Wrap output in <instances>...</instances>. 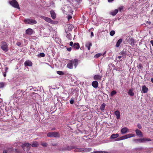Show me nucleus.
<instances>
[{
    "label": "nucleus",
    "instance_id": "f257e3e1",
    "mask_svg": "<svg viewBox=\"0 0 153 153\" xmlns=\"http://www.w3.org/2000/svg\"><path fill=\"white\" fill-rule=\"evenodd\" d=\"M38 143L37 142L35 141L31 145L28 143H25L22 145V147L24 150L28 151L30 149L31 146L33 147H36L38 146Z\"/></svg>",
    "mask_w": 153,
    "mask_h": 153
},
{
    "label": "nucleus",
    "instance_id": "f03ea898",
    "mask_svg": "<svg viewBox=\"0 0 153 153\" xmlns=\"http://www.w3.org/2000/svg\"><path fill=\"white\" fill-rule=\"evenodd\" d=\"M62 9L64 14H67L70 13L71 15H72L73 11L70 6L65 5L63 7Z\"/></svg>",
    "mask_w": 153,
    "mask_h": 153
},
{
    "label": "nucleus",
    "instance_id": "7ed1b4c3",
    "mask_svg": "<svg viewBox=\"0 0 153 153\" xmlns=\"http://www.w3.org/2000/svg\"><path fill=\"white\" fill-rule=\"evenodd\" d=\"M23 90L19 89L16 91L14 94V96L16 98L20 99L21 97H24V94H23Z\"/></svg>",
    "mask_w": 153,
    "mask_h": 153
},
{
    "label": "nucleus",
    "instance_id": "20e7f679",
    "mask_svg": "<svg viewBox=\"0 0 153 153\" xmlns=\"http://www.w3.org/2000/svg\"><path fill=\"white\" fill-rule=\"evenodd\" d=\"M47 136L49 137L58 138L60 137V134L58 132H49L47 134Z\"/></svg>",
    "mask_w": 153,
    "mask_h": 153
},
{
    "label": "nucleus",
    "instance_id": "39448f33",
    "mask_svg": "<svg viewBox=\"0 0 153 153\" xmlns=\"http://www.w3.org/2000/svg\"><path fill=\"white\" fill-rule=\"evenodd\" d=\"M134 136L135 135L134 134H128L116 139V140L118 141L122 140L128 138L134 137Z\"/></svg>",
    "mask_w": 153,
    "mask_h": 153
},
{
    "label": "nucleus",
    "instance_id": "423d86ee",
    "mask_svg": "<svg viewBox=\"0 0 153 153\" xmlns=\"http://www.w3.org/2000/svg\"><path fill=\"white\" fill-rule=\"evenodd\" d=\"M9 3L13 7L19 9H20L18 3L16 0L10 1Z\"/></svg>",
    "mask_w": 153,
    "mask_h": 153
},
{
    "label": "nucleus",
    "instance_id": "0eeeda50",
    "mask_svg": "<svg viewBox=\"0 0 153 153\" xmlns=\"http://www.w3.org/2000/svg\"><path fill=\"white\" fill-rule=\"evenodd\" d=\"M1 48L4 51H7L9 49L8 44L6 42H2L1 43Z\"/></svg>",
    "mask_w": 153,
    "mask_h": 153
},
{
    "label": "nucleus",
    "instance_id": "6e6552de",
    "mask_svg": "<svg viewBox=\"0 0 153 153\" xmlns=\"http://www.w3.org/2000/svg\"><path fill=\"white\" fill-rule=\"evenodd\" d=\"M23 21L25 24L30 25L36 24L37 23V22L35 20L29 19H25Z\"/></svg>",
    "mask_w": 153,
    "mask_h": 153
},
{
    "label": "nucleus",
    "instance_id": "1a4fd4ad",
    "mask_svg": "<svg viewBox=\"0 0 153 153\" xmlns=\"http://www.w3.org/2000/svg\"><path fill=\"white\" fill-rule=\"evenodd\" d=\"M42 18L48 23L52 24H54V21L50 18L44 16H42Z\"/></svg>",
    "mask_w": 153,
    "mask_h": 153
},
{
    "label": "nucleus",
    "instance_id": "9d476101",
    "mask_svg": "<svg viewBox=\"0 0 153 153\" xmlns=\"http://www.w3.org/2000/svg\"><path fill=\"white\" fill-rule=\"evenodd\" d=\"M71 60L72 61V63L73 65L74 64L75 68H76L79 64V60L77 59H74Z\"/></svg>",
    "mask_w": 153,
    "mask_h": 153
},
{
    "label": "nucleus",
    "instance_id": "9b49d317",
    "mask_svg": "<svg viewBox=\"0 0 153 153\" xmlns=\"http://www.w3.org/2000/svg\"><path fill=\"white\" fill-rule=\"evenodd\" d=\"M75 148V147L74 146H67L66 147L63 148L62 149V150L64 151H70L71 150Z\"/></svg>",
    "mask_w": 153,
    "mask_h": 153
},
{
    "label": "nucleus",
    "instance_id": "f8f14e48",
    "mask_svg": "<svg viewBox=\"0 0 153 153\" xmlns=\"http://www.w3.org/2000/svg\"><path fill=\"white\" fill-rule=\"evenodd\" d=\"M24 65L25 66H29L30 67L32 66L33 65L32 62L29 60L26 61L24 62Z\"/></svg>",
    "mask_w": 153,
    "mask_h": 153
},
{
    "label": "nucleus",
    "instance_id": "ddd939ff",
    "mask_svg": "<svg viewBox=\"0 0 153 153\" xmlns=\"http://www.w3.org/2000/svg\"><path fill=\"white\" fill-rule=\"evenodd\" d=\"M79 45L78 43H75L73 44L72 48L73 49H74V50H78L79 48Z\"/></svg>",
    "mask_w": 153,
    "mask_h": 153
},
{
    "label": "nucleus",
    "instance_id": "4468645a",
    "mask_svg": "<svg viewBox=\"0 0 153 153\" xmlns=\"http://www.w3.org/2000/svg\"><path fill=\"white\" fill-rule=\"evenodd\" d=\"M135 132L137 135L139 137H142L143 136L142 133L140 130L137 129L135 130Z\"/></svg>",
    "mask_w": 153,
    "mask_h": 153
},
{
    "label": "nucleus",
    "instance_id": "2eb2a0df",
    "mask_svg": "<svg viewBox=\"0 0 153 153\" xmlns=\"http://www.w3.org/2000/svg\"><path fill=\"white\" fill-rule=\"evenodd\" d=\"M148 91V88L145 85H143L142 87V91L144 93H146Z\"/></svg>",
    "mask_w": 153,
    "mask_h": 153
},
{
    "label": "nucleus",
    "instance_id": "dca6fc26",
    "mask_svg": "<svg viewBox=\"0 0 153 153\" xmlns=\"http://www.w3.org/2000/svg\"><path fill=\"white\" fill-rule=\"evenodd\" d=\"M72 61L70 60L69 62H68V63L67 65V67L69 69H72L73 68V65L72 63Z\"/></svg>",
    "mask_w": 153,
    "mask_h": 153
},
{
    "label": "nucleus",
    "instance_id": "f3484780",
    "mask_svg": "<svg viewBox=\"0 0 153 153\" xmlns=\"http://www.w3.org/2000/svg\"><path fill=\"white\" fill-rule=\"evenodd\" d=\"M26 33L29 35H32L33 33V30L30 28L27 29L26 31Z\"/></svg>",
    "mask_w": 153,
    "mask_h": 153
},
{
    "label": "nucleus",
    "instance_id": "a211bd4d",
    "mask_svg": "<svg viewBox=\"0 0 153 153\" xmlns=\"http://www.w3.org/2000/svg\"><path fill=\"white\" fill-rule=\"evenodd\" d=\"M92 85L94 88H97L98 86V82L97 81H93L92 83Z\"/></svg>",
    "mask_w": 153,
    "mask_h": 153
},
{
    "label": "nucleus",
    "instance_id": "6ab92c4d",
    "mask_svg": "<svg viewBox=\"0 0 153 153\" xmlns=\"http://www.w3.org/2000/svg\"><path fill=\"white\" fill-rule=\"evenodd\" d=\"M128 129L127 128L124 127L121 129V132L122 134H124L127 132H128Z\"/></svg>",
    "mask_w": 153,
    "mask_h": 153
},
{
    "label": "nucleus",
    "instance_id": "aec40b11",
    "mask_svg": "<svg viewBox=\"0 0 153 153\" xmlns=\"http://www.w3.org/2000/svg\"><path fill=\"white\" fill-rule=\"evenodd\" d=\"M151 140L149 138L146 137H144L143 138H141V142L144 143L146 141H151Z\"/></svg>",
    "mask_w": 153,
    "mask_h": 153
},
{
    "label": "nucleus",
    "instance_id": "412c9836",
    "mask_svg": "<svg viewBox=\"0 0 153 153\" xmlns=\"http://www.w3.org/2000/svg\"><path fill=\"white\" fill-rule=\"evenodd\" d=\"M50 13L52 18L53 19H55L56 17V15L54 11L53 10H51Z\"/></svg>",
    "mask_w": 153,
    "mask_h": 153
},
{
    "label": "nucleus",
    "instance_id": "4be33fe9",
    "mask_svg": "<svg viewBox=\"0 0 153 153\" xmlns=\"http://www.w3.org/2000/svg\"><path fill=\"white\" fill-rule=\"evenodd\" d=\"M92 45V44L91 42H88L86 43L85 45V46L86 47L88 50H90V47Z\"/></svg>",
    "mask_w": 153,
    "mask_h": 153
},
{
    "label": "nucleus",
    "instance_id": "5701e85b",
    "mask_svg": "<svg viewBox=\"0 0 153 153\" xmlns=\"http://www.w3.org/2000/svg\"><path fill=\"white\" fill-rule=\"evenodd\" d=\"M102 77V76H100V75L97 74L94 76V79L95 80H100Z\"/></svg>",
    "mask_w": 153,
    "mask_h": 153
},
{
    "label": "nucleus",
    "instance_id": "b1692460",
    "mask_svg": "<svg viewBox=\"0 0 153 153\" xmlns=\"http://www.w3.org/2000/svg\"><path fill=\"white\" fill-rule=\"evenodd\" d=\"M114 114L116 116V118L117 119H119L120 118V113L118 110H117L114 112Z\"/></svg>",
    "mask_w": 153,
    "mask_h": 153
},
{
    "label": "nucleus",
    "instance_id": "393cba45",
    "mask_svg": "<svg viewBox=\"0 0 153 153\" xmlns=\"http://www.w3.org/2000/svg\"><path fill=\"white\" fill-rule=\"evenodd\" d=\"M123 41V39H120L117 42L116 45V46L117 47H119L120 46V45L121 43Z\"/></svg>",
    "mask_w": 153,
    "mask_h": 153
},
{
    "label": "nucleus",
    "instance_id": "a878e982",
    "mask_svg": "<svg viewBox=\"0 0 153 153\" xmlns=\"http://www.w3.org/2000/svg\"><path fill=\"white\" fill-rule=\"evenodd\" d=\"M129 39H130L129 41V44L131 45H134V43H135L134 40L132 38H129Z\"/></svg>",
    "mask_w": 153,
    "mask_h": 153
},
{
    "label": "nucleus",
    "instance_id": "bb28decb",
    "mask_svg": "<svg viewBox=\"0 0 153 153\" xmlns=\"http://www.w3.org/2000/svg\"><path fill=\"white\" fill-rule=\"evenodd\" d=\"M119 135L118 134H113L111 135L110 137V138L111 139H115L118 137Z\"/></svg>",
    "mask_w": 153,
    "mask_h": 153
},
{
    "label": "nucleus",
    "instance_id": "cd10ccee",
    "mask_svg": "<svg viewBox=\"0 0 153 153\" xmlns=\"http://www.w3.org/2000/svg\"><path fill=\"white\" fill-rule=\"evenodd\" d=\"M74 151L75 152H82L84 151V148H77Z\"/></svg>",
    "mask_w": 153,
    "mask_h": 153
},
{
    "label": "nucleus",
    "instance_id": "c85d7f7f",
    "mask_svg": "<svg viewBox=\"0 0 153 153\" xmlns=\"http://www.w3.org/2000/svg\"><path fill=\"white\" fill-rule=\"evenodd\" d=\"M137 68L140 71L141 70H142L143 68V67L142 66V65L141 63H139L138 65L137 66Z\"/></svg>",
    "mask_w": 153,
    "mask_h": 153
},
{
    "label": "nucleus",
    "instance_id": "c756f323",
    "mask_svg": "<svg viewBox=\"0 0 153 153\" xmlns=\"http://www.w3.org/2000/svg\"><path fill=\"white\" fill-rule=\"evenodd\" d=\"M118 9H115L110 14L112 16H115L118 12Z\"/></svg>",
    "mask_w": 153,
    "mask_h": 153
},
{
    "label": "nucleus",
    "instance_id": "7c9ffc66",
    "mask_svg": "<svg viewBox=\"0 0 153 153\" xmlns=\"http://www.w3.org/2000/svg\"><path fill=\"white\" fill-rule=\"evenodd\" d=\"M105 105V103H103L101 105L100 109L102 111H103L104 110Z\"/></svg>",
    "mask_w": 153,
    "mask_h": 153
},
{
    "label": "nucleus",
    "instance_id": "2f4dec72",
    "mask_svg": "<svg viewBox=\"0 0 153 153\" xmlns=\"http://www.w3.org/2000/svg\"><path fill=\"white\" fill-rule=\"evenodd\" d=\"M128 95H130L131 96H133L134 95V93L132 92V90L131 89H130L128 91Z\"/></svg>",
    "mask_w": 153,
    "mask_h": 153
},
{
    "label": "nucleus",
    "instance_id": "473e14b6",
    "mask_svg": "<svg viewBox=\"0 0 153 153\" xmlns=\"http://www.w3.org/2000/svg\"><path fill=\"white\" fill-rule=\"evenodd\" d=\"M67 33V35L66 36V37L69 39H71V35L69 33H68L67 32H66Z\"/></svg>",
    "mask_w": 153,
    "mask_h": 153
},
{
    "label": "nucleus",
    "instance_id": "72a5a7b5",
    "mask_svg": "<svg viewBox=\"0 0 153 153\" xmlns=\"http://www.w3.org/2000/svg\"><path fill=\"white\" fill-rule=\"evenodd\" d=\"M94 153H108L107 151H95Z\"/></svg>",
    "mask_w": 153,
    "mask_h": 153
},
{
    "label": "nucleus",
    "instance_id": "f704fd0d",
    "mask_svg": "<svg viewBox=\"0 0 153 153\" xmlns=\"http://www.w3.org/2000/svg\"><path fill=\"white\" fill-rule=\"evenodd\" d=\"M127 53L126 51L123 50L120 52V54L123 56H125Z\"/></svg>",
    "mask_w": 153,
    "mask_h": 153
},
{
    "label": "nucleus",
    "instance_id": "c9c22d12",
    "mask_svg": "<svg viewBox=\"0 0 153 153\" xmlns=\"http://www.w3.org/2000/svg\"><path fill=\"white\" fill-rule=\"evenodd\" d=\"M133 141L136 143H138V142H141V139H134Z\"/></svg>",
    "mask_w": 153,
    "mask_h": 153
},
{
    "label": "nucleus",
    "instance_id": "e433bc0d",
    "mask_svg": "<svg viewBox=\"0 0 153 153\" xmlns=\"http://www.w3.org/2000/svg\"><path fill=\"white\" fill-rule=\"evenodd\" d=\"M91 148H84V151L86 152H88L91 151Z\"/></svg>",
    "mask_w": 153,
    "mask_h": 153
},
{
    "label": "nucleus",
    "instance_id": "4c0bfd02",
    "mask_svg": "<svg viewBox=\"0 0 153 153\" xmlns=\"http://www.w3.org/2000/svg\"><path fill=\"white\" fill-rule=\"evenodd\" d=\"M102 55V54L98 53L96 54L94 56V58H97L99 57Z\"/></svg>",
    "mask_w": 153,
    "mask_h": 153
},
{
    "label": "nucleus",
    "instance_id": "58836bf2",
    "mask_svg": "<svg viewBox=\"0 0 153 153\" xmlns=\"http://www.w3.org/2000/svg\"><path fill=\"white\" fill-rule=\"evenodd\" d=\"M116 93H117V92L115 90H113L111 92V94H110V95L111 96H113L114 95L116 94Z\"/></svg>",
    "mask_w": 153,
    "mask_h": 153
},
{
    "label": "nucleus",
    "instance_id": "ea45409f",
    "mask_svg": "<svg viewBox=\"0 0 153 153\" xmlns=\"http://www.w3.org/2000/svg\"><path fill=\"white\" fill-rule=\"evenodd\" d=\"M41 145L44 147H47L48 145V144L46 143H45L43 142H42L41 143Z\"/></svg>",
    "mask_w": 153,
    "mask_h": 153
},
{
    "label": "nucleus",
    "instance_id": "a19ab883",
    "mask_svg": "<svg viewBox=\"0 0 153 153\" xmlns=\"http://www.w3.org/2000/svg\"><path fill=\"white\" fill-rule=\"evenodd\" d=\"M57 73L58 74L60 75H63L64 74V73L61 71H58Z\"/></svg>",
    "mask_w": 153,
    "mask_h": 153
},
{
    "label": "nucleus",
    "instance_id": "79ce46f5",
    "mask_svg": "<svg viewBox=\"0 0 153 153\" xmlns=\"http://www.w3.org/2000/svg\"><path fill=\"white\" fill-rule=\"evenodd\" d=\"M68 15L67 16V19L68 20H69L70 19H71L72 18L71 16L72 15H71L70 13L68 14Z\"/></svg>",
    "mask_w": 153,
    "mask_h": 153
},
{
    "label": "nucleus",
    "instance_id": "37998d69",
    "mask_svg": "<svg viewBox=\"0 0 153 153\" xmlns=\"http://www.w3.org/2000/svg\"><path fill=\"white\" fill-rule=\"evenodd\" d=\"M115 33V32L114 30H111L110 33V35L111 36H113L114 35Z\"/></svg>",
    "mask_w": 153,
    "mask_h": 153
},
{
    "label": "nucleus",
    "instance_id": "c03bdc74",
    "mask_svg": "<svg viewBox=\"0 0 153 153\" xmlns=\"http://www.w3.org/2000/svg\"><path fill=\"white\" fill-rule=\"evenodd\" d=\"M123 9V6H121L120 7L118 8V10L120 12H121L122 10Z\"/></svg>",
    "mask_w": 153,
    "mask_h": 153
},
{
    "label": "nucleus",
    "instance_id": "a18cd8bd",
    "mask_svg": "<svg viewBox=\"0 0 153 153\" xmlns=\"http://www.w3.org/2000/svg\"><path fill=\"white\" fill-rule=\"evenodd\" d=\"M4 83L2 82H0V87L1 88H2L4 87Z\"/></svg>",
    "mask_w": 153,
    "mask_h": 153
},
{
    "label": "nucleus",
    "instance_id": "49530a36",
    "mask_svg": "<svg viewBox=\"0 0 153 153\" xmlns=\"http://www.w3.org/2000/svg\"><path fill=\"white\" fill-rule=\"evenodd\" d=\"M40 56L42 57H44L45 56V54L43 53H40Z\"/></svg>",
    "mask_w": 153,
    "mask_h": 153
},
{
    "label": "nucleus",
    "instance_id": "de8ad7c7",
    "mask_svg": "<svg viewBox=\"0 0 153 153\" xmlns=\"http://www.w3.org/2000/svg\"><path fill=\"white\" fill-rule=\"evenodd\" d=\"M137 127L139 129H141L142 128V126L140 124H137Z\"/></svg>",
    "mask_w": 153,
    "mask_h": 153
},
{
    "label": "nucleus",
    "instance_id": "09e8293b",
    "mask_svg": "<svg viewBox=\"0 0 153 153\" xmlns=\"http://www.w3.org/2000/svg\"><path fill=\"white\" fill-rule=\"evenodd\" d=\"M74 100L71 99L70 101V104H72L74 103Z\"/></svg>",
    "mask_w": 153,
    "mask_h": 153
},
{
    "label": "nucleus",
    "instance_id": "8fccbe9b",
    "mask_svg": "<svg viewBox=\"0 0 153 153\" xmlns=\"http://www.w3.org/2000/svg\"><path fill=\"white\" fill-rule=\"evenodd\" d=\"M67 50L68 51H71L72 48L71 47L68 48H67Z\"/></svg>",
    "mask_w": 153,
    "mask_h": 153
},
{
    "label": "nucleus",
    "instance_id": "3c124183",
    "mask_svg": "<svg viewBox=\"0 0 153 153\" xmlns=\"http://www.w3.org/2000/svg\"><path fill=\"white\" fill-rule=\"evenodd\" d=\"M16 45L18 46H20L21 45V43L20 42H18L16 43Z\"/></svg>",
    "mask_w": 153,
    "mask_h": 153
},
{
    "label": "nucleus",
    "instance_id": "603ef678",
    "mask_svg": "<svg viewBox=\"0 0 153 153\" xmlns=\"http://www.w3.org/2000/svg\"><path fill=\"white\" fill-rule=\"evenodd\" d=\"M73 43L72 42H70V43H69V45L70 46H73Z\"/></svg>",
    "mask_w": 153,
    "mask_h": 153
},
{
    "label": "nucleus",
    "instance_id": "864d4df0",
    "mask_svg": "<svg viewBox=\"0 0 153 153\" xmlns=\"http://www.w3.org/2000/svg\"><path fill=\"white\" fill-rule=\"evenodd\" d=\"M3 153H8L7 151L6 150H4Z\"/></svg>",
    "mask_w": 153,
    "mask_h": 153
},
{
    "label": "nucleus",
    "instance_id": "5fc2aeb1",
    "mask_svg": "<svg viewBox=\"0 0 153 153\" xmlns=\"http://www.w3.org/2000/svg\"><path fill=\"white\" fill-rule=\"evenodd\" d=\"M7 72H5L3 73V76L4 77H5L6 76V73Z\"/></svg>",
    "mask_w": 153,
    "mask_h": 153
},
{
    "label": "nucleus",
    "instance_id": "6e6d98bb",
    "mask_svg": "<svg viewBox=\"0 0 153 153\" xmlns=\"http://www.w3.org/2000/svg\"><path fill=\"white\" fill-rule=\"evenodd\" d=\"M147 23H148L149 25H150L151 23V22L150 21H147L146 22Z\"/></svg>",
    "mask_w": 153,
    "mask_h": 153
},
{
    "label": "nucleus",
    "instance_id": "4d7b16f0",
    "mask_svg": "<svg viewBox=\"0 0 153 153\" xmlns=\"http://www.w3.org/2000/svg\"><path fill=\"white\" fill-rule=\"evenodd\" d=\"M150 43L151 44L152 46H153V40H151L150 41Z\"/></svg>",
    "mask_w": 153,
    "mask_h": 153
},
{
    "label": "nucleus",
    "instance_id": "13d9d810",
    "mask_svg": "<svg viewBox=\"0 0 153 153\" xmlns=\"http://www.w3.org/2000/svg\"><path fill=\"white\" fill-rule=\"evenodd\" d=\"M122 56H118L117 58H118V59H121V58H122Z\"/></svg>",
    "mask_w": 153,
    "mask_h": 153
},
{
    "label": "nucleus",
    "instance_id": "bf43d9fd",
    "mask_svg": "<svg viewBox=\"0 0 153 153\" xmlns=\"http://www.w3.org/2000/svg\"><path fill=\"white\" fill-rule=\"evenodd\" d=\"M94 36V34L93 32H91V36L92 37Z\"/></svg>",
    "mask_w": 153,
    "mask_h": 153
},
{
    "label": "nucleus",
    "instance_id": "052dcab7",
    "mask_svg": "<svg viewBox=\"0 0 153 153\" xmlns=\"http://www.w3.org/2000/svg\"><path fill=\"white\" fill-rule=\"evenodd\" d=\"M8 69V68L7 67L5 69V72H7V70Z\"/></svg>",
    "mask_w": 153,
    "mask_h": 153
},
{
    "label": "nucleus",
    "instance_id": "680f3d73",
    "mask_svg": "<svg viewBox=\"0 0 153 153\" xmlns=\"http://www.w3.org/2000/svg\"><path fill=\"white\" fill-rule=\"evenodd\" d=\"M114 0H108V1L109 2H112Z\"/></svg>",
    "mask_w": 153,
    "mask_h": 153
},
{
    "label": "nucleus",
    "instance_id": "e2e57ef3",
    "mask_svg": "<svg viewBox=\"0 0 153 153\" xmlns=\"http://www.w3.org/2000/svg\"><path fill=\"white\" fill-rule=\"evenodd\" d=\"M15 153H18V152L17 151V149H16L15 150Z\"/></svg>",
    "mask_w": 153,
    "mask_h": 153
},
{
    "label": "nucleus",
    "instance_id": "0e129e2a",
    "mask_svg": "<svg viewBox=\"0 0 153 153\" xmlns=\"http://www.w3.org/2000/svg\"><path fill=\"white\" fill-rule=\"evenodd\" d=\"M128 40L127 39H126L124 41L125 42H127L128 41Z\"/></svg>",
    "mask_w": 153,
    "mask_h": 153
},
{
    "label": "nucleus",
    "instance_id": "69168bd1",
    "mask_svg": "<svg viewBox=\"0 0 153 153\" xmlns=\"http://www.w3.org/2000/svg\"><path fill=\"white\" fill-rule=\"evenodd\" d=\"M151 81L153 83V78H152L151 79Z\"/></svg>",
    "mask_w": 153,
    "mask_h": 153
},
{
    "label": "nucleus",
    "instance_id": "338daca9",
    "mask_svg": "<svg viewBox=\"0 0 153 153\" xmlns=\"http://www.w3.org/2000/svg\"><path fill=\"white\" fill-rule=\"evenodd\" d=\"M76 1L77 2H79L80 0H76Z\"/></svg>",
    "mask_w": 153,
    "mask_h": 153
}]
</instances>
